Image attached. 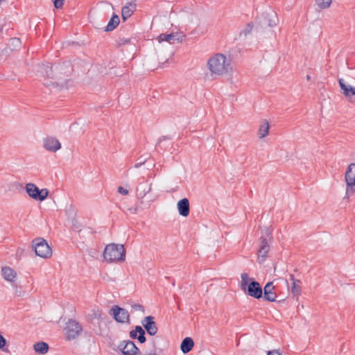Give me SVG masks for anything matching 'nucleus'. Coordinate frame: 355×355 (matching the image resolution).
Listing matches in <instances>:
<instances>
[{
    "mask_svg": "<svg viewBox=\"0 0 355 355\" xmlns=\"http://www.w3.org/2000/svg\"><path fill=\"white\" fill-rule=\"evenodd\" d=\"M208 68L212 73L222 76L232 71L231 60L222 53L216 54L207 62Z\"/></svg>",
    "mask_w": 355,
    "mask_h": 355,
    "instance_id": "1",
    "label": "nucleus"
},
{
    "mask_svg": "<svg viewBox=\"0 0 355 355\" xmlns=\"http://www.w3.org/2000/svg\"><path fill=\"white\" fill-rule=\"evenodd\" d=\"M241 288L246 294L255 299H260L263 297V289L261 284L252 278L249 277L248 273L241 274Z\"/></svg>",
    "mask_w": 355,
    "mask_h": 355,
    "instance_id": "2",
    "label": "nucleus"
},
{
    "mask_svg": "<svg viewBox=\"0 0 355 355\" xmlns=\"http://www.w3.org/2000/svg\"><path fill=\"white\" fill-rule=\"evenodd\" d=\"M104 259L108 263L123 261L125 250L123 245L110 243L106 245L103 252Z\"/></svg>",
    "mask_w": 355,
    "mask_h": 355,
    "instance_id": "3",
    "label": "nucleus"
},
{
    "mask_svg": "<svg viewBox=\"0 0 355 355\" xmlns=\"http://www.w3.org/2000/svg\"><path fill=\"white\" fill-rule=\"evenodd\" d=\"M32 248L37 256L42 258H49L52 255V250L46 241L43 238H35L32 241Z\"/></svg>",
    "mask_w": 355,
    "mask_h": 355,
    "instance_id": "4",
    "label": "nucleus"
},
{
    "mask_svg": "<svg viewBox=\"0 0 355 355\" xmlns=\"http://www.w3.org/2000/svg\"><path fill=\"white\" fill-rule=\"evenodd\" d=\"M278 17L275 12L271 10L270 12H263L257 18V29L275 26L278 24Z\"/></svg>",
    "mask_w": 355,
    "mask_h": 355,
    "instance_id": "5",
    "label": "nucleus"
},
{
    "mask_svg": "<svg viewBox=\"0 0 355 355\" xmlns=\"http://www.w3.org/2000/svg\"><path fill=\"white\" fill-rule=\"evenodd\" d=\"M25 189L30 198L38 201L44 200L49 194L47 189H40L33 183H27Z\"/></svg>",
    "mask_w": 355,
    "mask_h": 355,
    "instance_id": "6",
    "label": "nucleus"
},
{
    "mask_svg": "<svg viewBox=\"0 0 355 355\" xmlns=\"http://www.w3.org/2000/svg\"><path fill=\"white\" fill-rule=\"evenodd\" d=\"M66 338L67 340L76 339L81 334L83 327L75 319H69L64 328Z\"/></svg>",
    "mask_w": 355,
    "mask_h": 355,
    "instance_id": "7",
    "label": "nucleus"
},
{
    "mask_svg": "<svg viewBox=\"0 0 355 355\" xmlns=\"http://www.w3.org/2000/svg\"><path fill=\"white\" fill-rule=\"evenodd\" d=\"M44 73L46 76L47 78L54 80L55 81H60V83H66L67 79H64L63 77H59L57 74H54V72H62V71L64 70V64H51V63H47L46 64H44Z\"/></svg>",
    "mask_w": 355,
    "mask_h": 355,
    "instance_id": "8",
    "label": "nucleus"
},
{
    "mask_svg": "<svg viewBox=\"0 0 355 355\" xmlns=\"http://www.w3.org/2000/svg\"><path fill=\"white\" fill-rule=\"evenodd\" d=\"M345 179L347 185L346 196L355 194V163H352L348 166Z\"/></svg>",
    "mask_w": 355,
    "mask_h": 355,
    "instance_id": "9",
    "label": "nucleus"
},
{
    "mask_svg": "<svg viewBox=\"0 0 355 355\" xmlns=\"http://www.w3.org/2000/svg\"><path fill=\"white\" fill-rule=\"evenodd\" d=\"M109 313L119 323L130 324V322L128 311L118 305L113 306Z\"/></svg>",
    "mask_w": 355,
    "mask_h": 355,
    "instance_id": "10",
    "label": "nucleus"
},
{
    "mask_svg": "<svg viewBox=\"0 0 355 355\" xmlns=\"http://www.w3.org/2000/svg\"><path fill=\"white\" fill-rule=\"evenodd\" d=\"M154 320L155 318L153 316L148 315L141 320V324L144 327V330H146L147 334L150 336H155L158 331V328Z\"/></svg>",
    "mask_w": 355,
    "mask_h": 355,
    "instance_id": "11",
    "label": "nucleus"
},
{
    "mask_svg": "<svg viewBox=\"0 0 355 355\" xmlns=\"http://www.w3.org/2000/svg\"><path fill=\"white\" fill-rule=\"evenodd\" d=\"M342 94L352 103H355V87L345 84L343 78L338 80Z\"/></svg>",
    "mask_w": 355,
    "mask_h": 355,
    "instance_id": "12",
    "label": "nucleus"
},
{
    "mask_svg": "<svg viewBox=\"0 0 355 355\" xmlns=\"http://www.w3.org/2000/svg\"><path fill=\"white\" fill-rule=\"evenodd\" d=\"M275 287L273 286L272 282H268L264 288L263 291V300L268 302H280L281 300H277V295L276 293L274 291Z\"/></svg>",
    "mask_w": 355,
    "mask_h": 355,
    "instance_id": "13",
    "label": "nucleus"
},
{
    "mask_svg": "<svg viewBox=\"0 0 355 355\" xmlns=\"http://www.w3.org/2000/svg\"><path fill=\"white\" fill-rule=\"evenodd\" d=\"M259 241H260L259 249L258 250V254L259 257V263H261L263 261H265V260L267 257V255H268V251L270 249V246L268 243L267 239L264 236H261L259 239Z\"/></svg>",
    "mask_w": 355,
    "mask_h": 355,
    "instance_id": "14",
    "label": "nucleus"
},
{
    "mask_svg": "<svg viewBox=\"0 0 355 355\" xmlns=\"http://www.w3.org/2000/svg\"><path fill=\"white\" fill-rule=\"evenodd\" d=\"M44 148L50 152H56L61 148L60 141L55 137H47L44 139Z\"/></svg>",
    "mask_w": 355,
    "mask_h": 355,
    "instance_id": "15",
    "label": "nucleus"
},
{
    "mask_svg": "<svg viewBox=\"0 0 355 355\" xmlns=\"http://www.w3.org/2000/svg\"><path fill=\"white\" fill-rule=\"evenodd\" d=\"M123 355H139L141 354L140 350L132 340H127L123 345Z\"/></svg>",
    "mask_w": 355,
    "mask_h": 355,
    "instance_id": "16",
    "label": "nucleus"
},
{
    "mask_svg": "<svg viewBox=\"0 0 355 355\" xmlns=\"http://www.w3.org/2000/svg\"><path fill=\"white\" fill-rule=\"evenodd\" d=\"M145 330L139 325H137L135 329L130 331V337L132 339H137L140 343L146 341Z\"/></svg>",
    "mask_w": 355,
    "mask_h": 355,
    "instance_id": "17",
    "label": "nucleus"
},
{
    "mask_svg": "<svg viewBox=\"0 0 355 355\" xmlns=\"http://www.w3.org/2000/svg\"><path fill=\"white\" fill-rule=\"evenodd\" d=\"M178 213L180 215L187 217L190 212L189 201L187 198L180 200L177 204Z\"/></svg>",
    "mask_w": 355,
    "mask_h": 355,
    "instance_id": "18",
    "label": "nucleus"
},
{
    "mask_svg": "<svg viewBox=\"0 0 355 355\" xmlns=\"http://www.w3.org/2000/svg\"><path fill=\"white\" fill-rule=\"evenodd\" d=\"M157 40L159 43L166 41L169 42L170 44H173L175 41H178L179 42H182V38L178 37V33H171L169 34L162 33L158 37Z\"/></svg>",
    "mask_w": 355,
    "mask_h": 355,
    "instance_id": "19",
    "label": "nucleus"
},
{
    "mask_svg": "<svg viewBox=\"0 0 355 355\" xmlns=\"http://www.w3.org/2000/svg\"><path fill=\"white\" fill-rule=\"evenodd\" d=\"M150 190L151 183H149L147 180H144L139 183L137 188V193L140 198H143Z\"/></svg>",
    "mask_w": 355,
    "mask_h": 355,
    "instance_id": "20",
    "label": "nucleus"
},
{
    "mask_svg": "<svg viewBox=\"0 0 355 355\" xmlns=\"http://www.w3.org/2000/svg\"><path fill=\"white\" fill-rule=\"evenodd\" d=\"M194 341L191 337L184 338L180 344V349L184 354H187L193 349Z\"/></svg>",
    "mask_w": 355,
    "mask_h": 355,
    "instance_id": "21",
    "label": "nucleus"
},
{
    "mask_svg": "<svg viewBox=\"0 0 355 355\" xmlns=\"http://www.w3.org/2000/svg\"><path fill=\"white\" fill-rule=\"evenodd\" d=\"M1 273L3 278L8 282H14L17 275L16 272L8 266L3 267Z\"/></svg>",
    "mask_w": 355,
    "mask_h": 355,
    "instance_id": "22",
    "label": "nucleus"
},
{
    "mask_svg": "<svg viewBox=\"0 0 355 355\" xmlns=\"http://www.w3.org/2000/svg\"><path fill=\"white\" fill-rule=\"evenodd\" d=\"M136 6L137 5L135 3H129V6H125L122 8L121 15L123 21L126 20L133 14Z\"/></svg>",
    "mask_w": 355,
    "mask_h": 355,
    "instance_id": "23",
    "label": "nucleus"
},
{
    "mask_svg": "<svg viewBox=\"0 0 355 355\" xmlns=\"http://www.w3.org/2000/svg\"><path fill=\"white\" fill-rule=\"evenodd\" d=\"M120 23L119 17L116 14H113L107 25L105 28V31L110 32L115 29Z\"/></svg>",
    "mask_w": 355,
    "mask_h": 355,
    "instance_id": "24",
    "label": "nucleus"
},
{
    "mask_svg": "<svg viewBox=\"0 0 355 355\" xmlns=\"http://www.w3.org/2000/svg\"><path fill=\"white\" fill-rule=\"evenodd\" d=\"M35 352L40 354H45L48 352L49 347V345L43 341L37 342L33 345Z\"/></svg>",
    "mask_w": 355,
    "mask_h": 355,
    "instance_id": "25",
    "label": "nucleus"
},
{
    "mask_svg": "<svg viewBox=\"0 0 355 355\" xmlns=\"http://www.w3.org/2000/svg\"><path fill=\"white\" fill-rule=\"evenodd\" d=\"M269 123L266 120H263L259 128V137L262 139L268 134Z\"/></svg>",
    "mask_w": 355,
    "mask_h": 355,
    "instance_id": "26",
    "label": "nucleus"
},
{
    "mask_svg": "<svg viewBox=\"0 0 355 355\" xmlns=\"http://www.w3.org/2000/svg\"><path fill=\"white\" fill-rule=\"evenodd\" d=\"M252 28H253V23L252 22L248 23L246 27L239 33L238 37H236L235 39L236 40H245L246 38L247 35L252 32Z\"/></svg>",
    "mask_w": 355,
    "mask_h": 355,
    "instance_id": "27",
    "label": "nucleus"
},
{
    "mask_svg": "<svg viewBox=\"0 0 355 355\" xmlns=\"http://www.w3.org/2000/svg\"><path fill=\"white\" fill-rule=\"evenodd\" d=\"M316 5L320 9H326L329 8L331 3L332 0H315Z\"/></svg>",
    "mask_w": 355,
    "mask_h": 355,
    "instance_id": "28",
    "label": "nucleus"
},
{
    "mask_svg": "<svg viewBox=\"0 0 355 355\" xmlns=\"http://www.w3.org/2000/svg\"><path fill=\"white\" fill-rule=\"evenodd\" d=\"M300 283L297 282H292L291 285V292L293 295L298 296L301 293V286H300Z\"/></svg>",
    "mask_w": 355,
    "mask_h": 355,
    "instance_id": "29",
    "label": "nucleus"
},
{
    "mask_svg": "<svg viewBox=\"0 0 355 355\" xmlns=\"http://www.w3.org/2000/svg\"><path fill=\"white\" fill-rule=\"evenodd\" d=\"M7 345L6 339L2 336L0 332V349H2L4 352H8V349H5L4 347Z\"/></svg>",
    "mask_w": 355,
    "mask_h": 355,
    "instance_id": "30",
    "label": "nucleus"
},
{
    "mask_svg": "<svg viewBox=\"0 0 355 355\" xmlns=\"http://www.w3.org/2000/svg\"><path fill=\"white\" fill-rule=\"evenodd\" d=\"M130 42H131L130 38H125V37L119 38V40L117 41V46H121L122 45H125V44L130 43Z\"/></svg>",
    "mask_w": 355,
    "mask_h": 355,
    "instance_id": "31",
    "label": "nucleus"
},
{
    "mask_svg": "<svg viewBox=\"0 0 355 355\" xmlns=\"http://www.w3.org/2000/svg\"><path fill=\"white\" fill-rule=\"evenodd\" d=\"M131 306H132V309L134 311H140L142 313L145 312L144 306L143 305H141V304H131Z\"/></svg>",
    "mask_w": 355,
    "mask_h": 355,
    "instance_id": "32",
    "label": "nucleus"
},
{
    "mask_svg": "<svg viewBox=\"0 0 355 355\" xmlns=\"http://www.w3.org/2000/svg\"><path fill=\"white\" fill-rule=\"evenodd\" d=\"M64 1V0H53L54 7L57 9L62 8Z\"/></svg>",
    "mask_w": 355,
    "mask_h": 355,
    "instance_id": "33",
    "label": "nucleus"
},
{
    "mask_svg": "<svg viewBox=\"0 0 355 355\" xmlns=\"http://www.w3.org/2000/svg\"><path fill=\"white\" fill-rule=\"evenodd\" d=\"M68 67L64 65V70L62 71V72H54V74H57L59 77H63L64 79H67L66 77L68 76L67 75Z\"/></svg>",
    "mask_w": 355,
    "mask_h": 355,
    "instance_id": "34",
    "label": "nucleus"
},
{
    "mask_svg": "<svg viewBox=\"0 0 355 355\" xmlns=\"http://www.w3.org/2000/svg\"><path fill=\"white\" fill-rule=\"evenodd\" d=\"M146 161V158L142 159L141 157L137 159V162L135 164V168L140 167L142 164H144Z\"/></svg>",
    "mask_w": 355,
    "mask_h": 355,
    "instance_id": "35",
    "label": "nucleus"
},
{
    "mask_svg": "<svg viewBox=\"0 0 355 355\" xmlns=\"http://www.w3.org/2000/svg\"><path fill=\"white\" fill-rule=\"evenodd\" d=\"M118 192L122 195H127L128 194V190L123 188V187H118Z\"/></svg>",
    "mask_w": 355,
    "mask_h": 355,
    "instance_id": "36",
    "label": "nucleus"
},
{
    "mask_svg": "<svg viewBox=\"0 0 355 355\" xmlns=\"http://www.w3.org/2000/svg\"><path fill=\"white\" fill-rule=\"evenodd\" d=\"M125 343V340L121 341L120 343V344L117 346V349L113 348L114 350L121 352L123 354V349H122V347H123V345Z\"/></svg>",
    "mask_w": 355,
    "mask_h": 355,
    "instance_id": "37",
    "label": "nucleus"
},
{
    "mask_svg": "<svg viewBox=\"0 0 355 355\" xmlns=\"http://www.w3.org/2000/svg\"><path fill=\"white\" fill-rule=\"evenodd\" d=\"M267 355H282L279 350L268 351Z\"/></svg>",
    "mask_w": 355,
    "mask_h": 355,
    "instance_id": "38",
    "label": "nucleus"
},
{
    "mask_svg": "<svg viewBox=\"0 0 355 355\" xmlns=\"http://www.w3.org/2000/svg\"><path fill=\"white\" fill-rule=\"evenodd\" d=\"M24 292L21 291V289L18 290V288L16 286L15 295H17V296H22V295H24Z\"/></svg>",
    "mask_w": 355,
    "mask_h": 355,
    "instance_id": "39",
    "label": "nucleus"
},
{
    "mask_svg": "<svg viewBox=\"0 0 355 355\" xmlns=\"http://www.w3.org/2000/svg\"><path fill=\"white\" fill-rule=\"evenodd\" d=\"M166 139H171V137H170V136H162V137H159V139L158 140V144L161 143L162 141L166 140Z\"/></svg>",
    "mask_w": 355,
    "mask_h": 355,
    "instance_id": "40",
    "label": "nucleus"
},
{
    "mask_svg": "<svg viewBox=\"0 0 355 355\" xmlns=\"http://www.w3.org/2000/svg\"><path fill=\"white\" fill-rule=\"evenodd\" d=\"M290 280L292 282H297V283H301V281L299 280V279H295L294 277V275H290Z\"/></svg>",
    "mask_w": 355,
    "mask_h": 355,
    "instance_id": "41",
    "label": "nucleus"
},
{
    "mask_svg": "<svg viewBox=\"0 0 355 355\" xmlns=\"http://www.w3.org/2000/svg\"><path fill=\"white\" fill-rule=\"evenodd\" d=\"M146 355H157V354L155 352H150V353L147 354Z\"/></svg>",
    "mask_w": 355,
    "mask_h": 355,
    "instance_id": "42",
    "label": "nucleus"
},
{
    "mask_svg": "<svg viewBox=\"0 0 355 355\" xmlns=\"http://www.w3.org/2000/svg\"><path fill=\"white\" fill-rule=\"evenodd\" d=\"M7 53L8 52V49H4L2 50V53Z\"/></svg>",
    "mask_w": 355,
    "mask_h": 355,
    "instance_id": "43",
    "label": "nucleus"
},
{
    "mask_svg": "<svg viewBox=\"0 0 355 355\" xmlns=\"http://www.w3.org/2000/svg\"><path fill=\"white\" fill-rule=\"evenodd\" d=\"M306 79H307L308 80H310V76H309V75H307V76H306Z\"/></svg>",
    "mask_w": 355,
    "mask_h": 355,
    "instance_id": "44",
    "label": "nucleus"
},
{
    "mask_svg": "<svg viewBox=\"0 0 355 355\" xmlns=\"http://www.w3.org/2000/svg\"><path fill=\"white\" fill-rule=\"evenodd\" d=\"M51 83H52V85H54V83H56L57 85H58V82H55V83L51 82Z\"/></svg>",
    "mask_w": 355,
    "mask_h": 355,
    "instance_id": "45",
    "label": "nucleus"
}]
</instances>
